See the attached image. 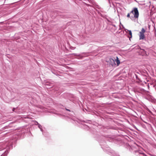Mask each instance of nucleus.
<instances>
[{
    "mask_svg": "<svg viewBox=\"0 0 156 156\" xmlns=\"http://www.w3.org/2000/svg\"><path fill=\"white\" fill-rule=\"evenodd\" d=\"M108 2H109V3H110V0H108Z\"/></svg>",
    "mask_w": 156,
    "mask_h": 156,
    "instance_id": "34",
    "label": "nucleus"
},
{
    "mask_svg": "<svg viewBox=\"0 0 156 156\" xmlns=\"http://www.w3.org/2000/svg\"><path fill=\"white\" fill-rule=\"evenodd\" d=\"M140 91L142 93H146L147 92V91L146 90L143 88L141 89H140Z\"/></svg>",
    "mask_w": 156,
    "mask_h": 156,
    "instance_id": "18",
    "label": "nucleus"
},
{
    "mask_svg": "<svg viewBox=\"0 0 156 156\" xmlns=\"http://www.w3.org/2000/svg\"><path fill=\"white\" fill-rule=\"evenodd\" d=\"M156 103V102H155Z\"/></svg>",
    "mask_w": 156,
    "mask_h": 156,
    "instance_id": "36",
    "label": "nucleus"
},
{
    "mask_svg": "<svg viewBox=\"0 0 156 156\" xmlns=\"http://www.w3.org/2000/svg\"><path fill=\"white\" fill-rule=\"evenodd\" d=\"M127 17H130V18L132 20V18H133V16L130 17V13H128L127 15Z\"/></svg>",
    "mask_w": 156,
    "mask_h": 156,
    "instance_id": "19",
    "label": "nucleus"
},
{
    "mask_svg": "<svg viewBox=\"0 0 156 156\" xmlns=\"http://www.w3.org/2000/svg\"><path fill=\"white\" fill-rule=\"evenodd\" d=\"M96 10L97 11L98 13L101 16H102V14L100 12L97 10Z\"/></svg>",
    "mask_w": 156,
    "mask_h": 156,
    "instance_id": "24",
    "label": "nucleus"
},
{
    "mask_svg": "<svg viewBox=\"0 0 156 156\" xmlns=\"http://www.w3.org/2000/svg\"><path fill=\"white\" fill-rule=\"evenodd\" d=\"M106 138V140L109 142H112L115 144L122 146L124 144L122 139L116 137L114 136H108Z\"/></svg>",
    "mask_w": 156,
    "mask_h": 156,
    "instance_id": "3",
    "label": "nucleus"
},
{
    "mask_svg": "<svg viewBox=\"0 0 156 156\" xmlns=\"http://www.w3.org/2000/svg\"><path fill=\"white\" fill-rule=\"evenodd\" d=\"M94 9H95V8H97L98 9H101V7H100L98 5H95L94 6Z\"/></svg>",
    "mask_w": 156,
    "mask_h": 156,
    "instance_id": "16",
    "label": "nucleus"
},
{
    "mask_svg": "<svg viewBox=\"0 0 156 156\" xmlns=\"http://www.w3.org/2000/svg\"><path fill=\"white\" fill-rule=\"evenodd\" d=\"M140 40H144L145 38V35L144 34H140L139 36Z\"/></svg>",
    "mask_w": 156,
    "mask_h": 156,
    "instance_id": "11",
    "label": "nucleus"
},
{
    "mask_svg": "<svg viewBox=\"0 0 156 156\" xmlns=\"http://www.w3.org/2000/svg\"><path fill=\"white\" fill-rule=\"evenodd\" d=\"M94 137L100 143L101 148L105 152L111 156H119V155L115 151L112 150L107 145L106 143L104 140H100L103 138V136H100L99 134L97 133L94 134Z\"/></svg>",
    "mask_w": 156,
    "mask_h": 156,
    "instance_id": "1",
    "label": "nucleus"
},
{
    "mask_svg": "<svg viewBox=\"0 0 156 156\" xmlns=\"http://www.w3.org/2000/svg\"><path fill=\"white\" fill-rule=\"evenodd\" d=\"M16 108H13L12 109V111L13 112H16V111H15V110L16 109Z\"/></svg>",
    "mask_w": 156,
    "mask_h": 156,
    "instance_id": "27",
    "label": "nucleus"
},
{
    "mask_svg": "<svg viewBox=\"0 0 156 156\" xmlns=\"http://www.w3.org/2000/svg\"><path fill=\"white\" fill-rule=\"evenodd\" d=\"M3 129H5V128L4 127V128H3Z\"/></svg>",
    "mask_w": 156,
    "mask_h": 156,
    "instance_id": "35",
    "label": "nucleus"
},
{
    "mask_svg": "<svg viewBox=\"0 0 156 156\" xmlns=\"http://www.w3.org/2000/svg\"><path fill=\"white\" fill-rule=\"evenodd\" d=\"M115 58H109V64L113 67H115L116 65V64L115 62Z\"/></svg>",
    "mask_w": 156,
    "mask_h": 156,
    "instance_id": "6",
    "label": "nucleus"
},
{
    "mask_svg": "<svg viewBox=\"0 0 156 156\" xmlns=\"http://www.w3.org/2000/svg\"><path fill=\"white\" fill-rule=\"evenodd\" d=\"M89 53H82L80 54H78L76 53H73L70 54L71 55H73L74 56H77L75 58L79 59H82L83 57H87L89 55Z\"/></svg>",
    "mask_w": 156,
    "mask_h": 156,
    "instance_id": "4",
    "label": "nucleus"
},
{
    "mask_svg": "<svg viewBox=\"0 0 156 156\" xmlns=\"http://www.w3.org/2000/svg\"><path fill=\"white\" fill-rule=\"evenodd\" d=\"M131 13H132L133 14L134 18H137L138 17L139 13L137 8H134L131 12Z\"/></svg>",
    "mask_w": 156,
    "mask_h": 156,
    "instance_id": "5",
    "label": "nucleus"
},
{
    "mask_svg": "<svg viewBox=\"0 0 156 156\" xmlns=\"http://www.w3.org/2000/svg\"><path fill=\"white\" fill-rule=\"evenodd\" d=\"M126 148H127L128 149H129V150H130L131 148V146L128 144H126Z\"/></svg>",
    "mask_w": 156,
    "mask_h": 156,
    "instance_id": "17",
    "label": "nucleus"
},
{
    "mask_svg": "<svg viewBox=\"0 0 156 156\" xmlns=\"http://www.w3.org/2000/svg\"><path fill=\"white\" fill-rule=\"evenodd\" d=\"M154 30L155 32H156V30L155 28V27H154Z\"/></svg>",
    "mask_w": 156,
    "mask_h": 156,
    "instance_id": "29",
    "label": "nucleus"
},
{
    "mask_svg": "<svg viewBox=\"0 0 156 156\" xmlns=\"http://www.w3.org/2000/svg\"><path fill=\"white\" fill-rule=\"evenodd\" d=\"M96 10L97 11L98 13L101 16H102V14L100 12L97 10Z\"/></svg>",
    "mask_w": 156,
    "mask_h": 156,
    "instance_id": "23",
    "label": "nucleus"
},
{
    "mask_svg": "<svg viewBox=\"0 0 156 156\" xmlns=\"http://www.w3.org/2000/svg\"><path fill=\"white\" fill-rule=\"evenodd\" d=\"M16 3V2H14V3H11V4H10V5H12V4H13L14 3Z\"/></svg>",
    "mask_w": 156,
    "mask_h": 156,
    "instance_id": "33",
    "label": "nucleus"
},
{
    "mask_svg": "<svg viewBox=\"0 0 156 156\" xmlns=\"http://www.w3.org/2000/svg\"><path fill=\"white\" fill-rule=\"evenodd\" d=\"M139 54L142 56H146L147 55V54L146 53V51L145 50L140 48V50L139 51Z\"/></svg>",
    "mask_w": 156,
    "mask_h": 156,
    "instance_id": "7",
    "label": "nucleus"
},
{
    "mask_svg": "<svg viewBox=\"0 0 156 156\" xmlns=\"http://www.w3.org/2000/svg\"><path fill=\"white\" fill-rule=\"evenodd\" d=\"M107 21L108 22V23L110 24V25H112V26L115 27H116V26L114 25V24H112V22L110 21L109 20H107Z\"/></svg>",
    "mask_w": 156,
    "mask_h": 156,
    "instance_id": "13",
    "label": "nucleus"
},
{
    "mask_svg": "<svg viewBox=\"0 0 156 156\" xmlns=\"http://www.w3.org/2000/svg\"><path fill=\"white\" fill-rule=\"evenodd\" d=\"M37 126H38V127L40 129L41 131V132H42V134L44 136H45V135L44 134V132L42 126L40 124L38 125Z\"/></svg>",
    "mask_w": 156,
    "mask_h": 156,
    "instance_id": "9",
    "label": "nucleus"
},
{
    "mask_svg": "<svg viewBox=\"0 0 156 156\" xmlns=\"http://www.w3.org/2000/svg\"><path fill=\"white\" fill-rule=\"evenodd\" d=\"M66 110L67 111H68L69 112H71L73 113V111H71V110L70 109L66 108Z\"/></svg>",
    "mask_w": 156,
    "mask_h": 156,
    "instance_id": "21",
    "label": "nucleus"
},
{
    "mask_svg": "<svg viewBox=\"0 0 156 156\" xmlns=\"http://www.w3.org/2000/svg\"><path fill=\"white\" fill-rule=\"evenodd\" d=\"M84 126L86 128H87L89 127L87 126L86 125H84Z\"/></svg>",
    "mask_w": 156,
    "mask_h": 156,
    "instance_id": "26",
    "label": "nucleus"
},
{
    "mask_svg": "<svg viewBox=\"0 0 156 156\" xmlns=\"http://www.w3.org/2000/svg\"><path fill=\"white\" fill-rule=\"evenodd\" d=\"M127 31H129V36H128V37L129 38L130 40V38L132 37V33L130 30H126Z\"/></svg>",
    "mask_w": 156,
    "mask_h": 156,
    "instance_id": "12",
    "label": "nucleus"
},
{
    "mask_svg": "<svg viewBox=\"0 0 156 156\" xmlns=\"http://www.w3.org/2000/svg\"><path fill=\"white\" fill-rule=\"evenodd\" d=\"M17 140V136L15 135L9 140V142L6 144L7 149L1 156H6L9 153V151L12 148L13 144L16 143Z\"/></svg>",
    "mask_w": 156,
    "mask_h": 156,
    "instance_id": "2",
    "label": "nucleus"
},
{
    "mask_svg": "<svg viewBox=\"0 0 156 156\" xmlns=\"http://www.w3.org/2000/svg\"><path fill=\"white\" fill-rule=\"evenodd\" d=\"M135 77L137 80V81H136V82L138 83H140L142 82V80H141V79L140 78V76H139L138 75H136L135 73H134Z\"/></svg>",
    "mask_w": 156,
    "mask_h": 156,
    "instance_id": "8",
    "label": "nucleus"
},
{
    "mask_svg": "<svg viewBox=\"0 0 156 156\" xmlns=\"http://www.w3.org/2000/svg\"><path fill=\"white\" fill-rule=\"evenodd\" d=\"M52 83H50L48 81L46 83V85H48L50 86H52Z\"/></svg>",
    "mask_w": 156,
    "mask_h": 156,
    "instance_id": "14",
    "label": "nucleus"
},
{
    "mask_svg": "<svg viewBox=\"0 0 156 156\" xmlns=\"http://www.w3.org/2000/svg\"><path fill=\"white\" fill-rule=\"evenodd\" d=\"M90 2H90V3L93 4V1L90 0Z\"/></svg>",
    "mask_w": 156,
    "mask_h": 156,
    "instance_id": "28",
    "label": "nucleus"
},
{
    "mask_svg": "<svg viewBox=\"0 0 156 156\" xmlns=\"http://www.w3.org/2000/svg\"><path fill=\"white\" fill-rule=\"evenodd\" d=\"M87 121V122H87V123H88V122H90V120H88Z\"/></svg>",
    "mask_w": 156,
    "mask_h": 156,
    "instance_id": "30",
    "label": "nucleus"
},
{
    "mask_svg": "<svg viewBox=\"0 0 156 156\" xmlns=\"http://www.w3.org/2000/svg\"><path fill=\"white\" fill-rule=\"evenodd\" d=\"M137 130H138L137 129V128H136V127L135 126V127H134Z\"/></svg>",
    "mask_w": 156,
    "mask_h": 156,
    "instance_id": "32",
    "label": "nucleus"
},
{
    "mask_svg": "<svg viewBox=\"0 0 156 156\" xmlns=\"http://www.w3.org/2000/svg\"><path fill=\"white\" fill-rule=\"evenodd\" d=\"M115 63H116L117 64V66H118L120 64V61L119 60V59L117 57H116V59L115 58Z\"/></svg>",
    "mask_w": 156,
    "mask_h": 156,
    "instance_id": "10",
    "label": "nucleus"
},
{
    "mask_svg": "<svg viewBox=\"0 0 156 156\" xmlns=\"http://www.w3.org/2000/svg\"><path fill=\"white\" fill-rule=\"evenodd\" d=\"M34 122V124L35 125L38 126V125H39L40 124L38 123V122L37 121H35Z\"/></svg>",
    "mask_w": 156,
    "mask_h": 156,
    "instance_id": "20",
    "label": "nucleus"
},
{
    "mask_svg": "<svg viewBox=\"0 0 156 156\" xmlns=\"http://www.w3.org/2000/svg\"><path fill=\"white\" fill-rule=\"evenodd\" d=\"M70 48L72 50H74L76 48V47L70 46Z\"/></svg>",
    "mask_w": 156,
    "mask_h": 156,
    "instance_id": "25",
    "label": "nucleus"
},
{
    "mask_svg": "<svg viewBox=\"0 0 156 156\" xmlns=\"http://www.w3.org/2000/svg\"><path fill=\"white\" fill-rule=\"evenodd\" d=\"M147 86H148V88H149V84H148Z\"/></svg>",
    "mask_w": 156,
    "mask_h": 156,
    "instance_id": "31",
    "label": "nucleus"
},
{
    "mask_svg": "<svg viewBox=\"0 0 156 156\" xmlns=\"http://www.w3.org/2000/svg\"><path fill=\"white\" fill-rule=\"evenodd\" d=\"M145 32V30L144 28H142L141 30V31L140 32V34H144Z\"/></svg>",
    "mask_w": 156,
    "mask_h": 156,
    "instance_id": "15",
    "label": "nucleus"
},
{
    "mask_svg": "<svg viewBox=\"0 0 156 156\" xmlns=\"http://www.w3.org/2000/svg\"><path fill=\"white\" fill-rule=\"evenodd\" d=\"M136 73L140 75H141L142 73L141 72V71L136 72Z\"/></svg>",
    "mask_w": 156,
    "mask_h": 156,
    "instance_id": "22",
    "label": "nucleus"
}]
</instances>
